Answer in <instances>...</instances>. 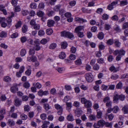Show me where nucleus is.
I'll list each match as a JSON object with an SVG mask.
<instances>
[{
    "mask_svg": "<svg viewBox=\"0 0 128 128\" xmlns=\"http://www.w3.org/2000/svg\"><path fill=\"white\" fill-rule=\"evenodd\" d=\"M61 36L72 40L74 38V36L72 33L65 30L61 32Z\"/></svg>",
    "mask_w": 128,
    "mask_h": 128,
    "instance_id": "nucleus-1",
    "label": "nucleus"
},
{
    "mask_svg": "<svg viewBox=\"0 0 128 128\" xmlns=\"http://www.w3.org/2000/svg\"><path fill=\"white\" fill-rule=\"evenodd\" d=\"M84 28L83 26H80L76 27L74 30V32L77 34L78 36L80 38H82L84 36V33L80 32Z\"/></svg>",
    "mask_w": 128,
    "mask_h": 128,
    "instance_id": "nucleus-2",
    "label": "nucleus"
},
{
    "mask_svg": "<svg viewBox=\"0 0 128 128\" xmlns=\"http://www.w3.org/2000/svg\"><path fill=\"white\" fill-rule=\"evenodd\" d=\"M81 102L82 104H84V106L87 108H90L92 105L91 101L87 100L84 98H81Z\"/></svg>",
    "mask_w": 128,
    "mask_h": 128,
    "instance_id": "nucleus-3",
    "label": "nucleus"
},
{
    "mask_svg": "<svg viewBox=\"0 0 128 128\" xmlns=\"http://www.w3.org/2000/svg\"><path fill=\"white\" fill-rule=\"evenodd\" d=\"M125 98V97L124 95L116 94L113 98L114 101L115 102H117L119 99L123 101L124 99Z\"/></svg>",
    "mask_w": 128,
    "mask_h": 128,
    "instance_id": "nucleus-4",
    "label": "nucleus"
},
{
    "mask_svg": "<svg viewBox=\"0 0 128 128\" xmlns=\"http://www.w3.org/2000/svg\"><path fill=\"white\" fill-rule=\"evenodd\" d=\"M125 51L123 49L117 50H115L113 52V54L114 55L118 54L120 56H124L125 55Z\"/></svg>",
    "mask_w": 128,
    "mask_h": 128,
    "instance_id": "nucleus-5",
    "label": "nucleus"
},
{
    "mask_svg": "<svg viewBox=\"0 0 128 128\" xmlns=\"http://www.w3.org/2000/svg\"><path fill=\"white\" fill-rule=\"evenodd\" d=\"M55 108L58 110L57 112L58 115H61L62 114L63 111L62 106H61L58 104H55L54 105Z\"/></svg>",
    "mask_w": 128,
    "mask_h": 128,
    "instance_id": "nucleus-6",
    "label": "nucleus"
},
{
    "mask_svg": "<svg viewBox=\"0 0 128 128\" xmlns=\"http://www.w3.org/2000/svg\"><path fill=\"white\" fill-rule=\"evenodd\" d=\"M112 101L107 102L106 104V106L108 109L106 111V112L107 113H109L111 112V109L112 106Z\"/></svg>",
    "mask_w": 128,
    "mask_h": 128,
    "instance_id": "nucleus-7",
    "label": "nucleus"
},
{
    "mask_svg": "<svg viewBox=\"0 0 128 128\" xmlns=\"http://www.w3.org/2000/svg\"><path fill=\"white\" fill-rule=\"evenodd\" d=\"M85 76L87 81L88 82H92L93 80V76L90 73L86 74L85 75Z\"/></svg>",
    "mask_w": 128,
    "mask_h": 128,
    "instance_id": "nucleus-8",
    "label": "nucleus"
},
{
    "mask_svg": "<svg viewBox=\"0 0 128 128\" xmlns=\"http://www.w3.org/2000/svg\"><path fill=\"white\" fill-rule=\"evenodd\" d=\"M14 104L16 106H19L21 105L22 101L20 100L19 98H16L14 100Z\"/></svg>",
    "mask_w": 128,
    "mask_h": 128,
    "instance_id": "nucleus-9",
    "label": "nucleus"
},
{
    "mask_svg": "<svg viewBox=\"0 0 128 128\" xmlns=\"http://www.w3.org/2000/svg\"><path fill=\"white\" fill-rule=\"evenodd\" d=\"M109 70L111 72H116L119 71V68L118 67L116 68L114 66H112L110 68Z\"/></svg>",
    "mask_w": 128,
    "mask_h": 128,
    "instance_id": "nucleus-10",
    "label": "nucleus"
},
{
    "mask_svg": "<svg viewBox=\"0 0 128 128\" xmlns=\"http://www.w3.org/2000/svg\"><path fill=\"white\" fill-rule=\"evenodd\" d=\"M55 23V22L52 20H48L47 23V26L49 27L53 26Z\"/></svg>",
    "mask_w": 128,
    "mask_h": 128,
    "instance_id": "nucleus-11",
    "label": "nucleus"
},
{
    "mask_svg": "<svg viewBox=\"0 0 128 128\" xmlns=\"http://www.w3.org/2000/svg\"><path fill=\"white\" fill-rule=\"evenodd\" d=\"M82 111L81 109L80 108L77 109L75 111V116L78 117L80 116L82 113Z\"/></svg>",
    "mask_w": 128,
    "mask_h": 128,
    "instance_id": "nucleus-12",
    "label": "nucleus"
},
{
    "mask_svg": "<svg viewBox=\"0 0 128 128\" xmlns=\"http://www.w3.org/2000/svg\"><path fill=\"white\" fill-rule=\"evenodd\" d=\"M105 122L102 120H100L98 122L97 124L100 127H103L104 125Z\"/></svg>",
    "mask_w": 128,
    "mask_h": 128,
    "instance_id": "nucleus-13",
    "label": "nucleus"
},
{
    "mask_svg": "<svg viewBox=\"0 0 128 128\" xmlns=\"http://www.w3.org/2000/svg\"><path fill=\"white\" fill-rule=\"evenodd\" d=\"M128 104H126L122 108V110L124 114H128Z\"/></svg>",
    "mask_w": 128,
    "mask_h": 128,
    "instance_id": "nucleus-14",
    "label": "nucleus"
},
{
    "mask_svg": "<svg viewBox=\"0 0 128 128\" xmlns=\"http://www.w3.org/2000/svg\"><path fill=\"white\" fill-rule=\"evenodd\" d=\"M119 110V107L117 106H116L114 107L113 108H112L111 109V112L113 111L114 113H116L118 112Z\"/></svg>",
    "mask_w": 128,
    "mask_h": 128,
    "instance_id": "nucleus-15",
    "label": "nucleus"
},
{
    "mask_svg": "<svg viewBox=\"0 0 128 128\" xmlns=\"http://www.w3.org/2000/svg\"><path fill=\"white\" fill-rule=\"evenodd\" d=\"M66 110L68 112H70V109L72 106L71 103V102H66Z\"/></svg>",
    "mask_w": 128,
    "mask_h": 128,
    "instance_id": "nucleus-16",
    "label": "nucleus"
},
{
    "mask_svg": "<svg viewBox=\"0 0 128 128\" xmlns=\"http://www.w3.org/2000/svg\"><path fill=\"white\" fill-rule=\"evenodd\" d=\"M36 14L39 17H42L44 15V12L41 10H38L36 13Z\"/></svg>",
    "mask_w": 128,
    "mask_h": 128,
    "instance_id": "nucleus-17",
    "label": "nucleus"
},
{
    "mask_svg": "<svg viewBox=\"0 0 128 128\" xmlns=\"http://www.w3.org/2000/svg\"><path fill=\"white\" fill-rule=\"evenodd\" d=\"M7 123L8 125L10 126H14L15 124L14 121L10 119L8 120Z\"/></svg>",
    "mask_w": 128,
    "mask_h": 128,
    "instance_id": "nucleus-18",
    "label": "nucleus"
},
{
    "mask_svg": "<svg viewBox=\"0 0 128 128\" xmlns=\"http://www.w3.org/2000/svg\"><path fill=\"white\" fill-rule=\"evenodd\" d=\"M18 90V88L14 86H12L10 88L11 92L13 93L16 92Z\"/></svg>",
    "mask_w": 128,
    "mask_h": 128,
    "instance_id": "nucleus-19",
    "label": "nucleus"
},
{
    "mask_svg": "<svg viewBox=\"0 0 128 128\" xmlns=\"http://www.w3.org/2000/svg\"><path fill=\"white\" fill-rule=\"evenodd\" d=\"M75 19L76 21H78L80 22H87V21L86 20L78 17L76 18Z\"/></svg>",
    "mask_w": 128,
    "mask_h": 128,
    "instance_id": "nucleus-20",
    "label": "nucleus"
},
{
    "mask_svg": "<svg viewBox=\"0 0 128 128\" xmlns=\"http://www.w3.org/2000/svg\"><path fill=\"white\" fill-rule=\"evenodd\" d=\"M56 43H52L50 44L49 48L50 49H54L56 48Z\"/></svg>",
    "mask_w": 128,
    "mask_h": 128,
    "instance_id": "nucleus-21",
    "label": "nucleus"
},
{
    "mask_svg": "<svg viewBox=\"0 0 128 128\" xmlns=\"http://www.w3.org/2000/svg\"><path fill=\"white\" fill-rule=\"evenodd\" d=\"M26 50L24 48L21 50L20 52V54L22 56H24L26 54Z\"/></svg>",
    "mask_w": 128,
    "mask_h": 128,
    "instance_id": "nucleus-22",
    "label": "nucleus"
},
{
    "mask_svg": "<svg viewBox=\"0 0 128 128\" xmlns=\"http://www.w3.org/2000/svg\"><path fill=\"white\" fill-rule=\"evenodd\" d=\"M44 109L46 110H48L51 108V106H50L49 104L47 103H44Z\"/></svg>",
    "mask_w": 128,
    "mask_h": 128,
    "instance_id": "nucleus-23",
    "label": "nucleus"
},
{
    "mask_svg": "<svg viewBox=\"0 0 128 128\" xmlns=\"http://www.w3.org/2000/svg\"><path fill=\"white\" fill-rule=\"evenodd\" d=\"M59 57L61 59H63L66 57V54L63 52H61L59 55Z\"/></svg>",
    "mask_w": 128,
    "mask_h": 128,
    "instance_id": "nucleus-24",
    "label": "nucleus"
},
{
    "mask_svg": "<svg viewBox=\"0 0 128 128\" xmlns=\"http://www.w3.org/2000/svg\"><path fill=\"white\" fill-rule=\"evenodd\" d=\"M61 48L62 49H65L67 46V44L66 42H63L61 43Z\"/></svg>",
    "mask_w": 128,
    "mask_h": 128,
    "instance_id": "nucleus-25",
    "label": "nucleus"
},
{
    "mask_svg": "<svg viewBox=\"0 0 128 128\" xmlns=\"http://www.w3.org/2000/svg\"><path fill=\"white\" fill-rule=\"evenodd\" d=\"M67 120L68 121H72L74 120L73 116L72 114H70L67 117Z\"/></svg>",
    "mask_w": 128,
    "mask_h": 128,
    "instance_id": "nucleus-26",
    "label": "nucleus"
},
{
    "mask_svg": "<svg viewBox=\"0 0 128 128\" xmlns=\"http://www.w3.org/2000/svg\"><path fill=\"white\" fill-rule=\"evenodd\" d=\"M37 7V5L35 3H32L30 5V7L31 9H35Z\"/></svg>",
    "mask_w": 128,
    "mask_h": 128,
    "instance_id": "nucleus-27",
    "label": "nucleus"
},
{
    "mask_svg": "<svg viewBox=\"0 0 128 128\" xmlns=\"http://www.w3.org/2000/svg\"><path fill=\"white\" fill-rule=\"evenodd\" d=\"M7 35V34L6 32L2 31L0 33V37L2 38L6 37Z\"/></svg>",
    "mask_w": 128,
    "mask_h": 128,
    "instance_id": "nucleus-28",
    "label": "nucleus"
},
{
    "mask_svg": "<svg viewBox=\"0 0 128 128\" xmlns=\"http://www.w3.org/2000/svg\"><path fill=\"white\" fill-rule=\"evenodd\" d=\"M114 43L115 46L117 47H119L121 44L120 42L118 40H115Z\"/></svg>",
    "mask_w": 128,
    "mask_h": 128,
    "instance_id": "nucleus-29",
    "label": "nucleus"
},
{
    "mask_svg": "<svg viewBox=\"0 0 128 128\" xmlns=\"http://www.w3.org/2000/svg\"><path fill=\"white\" fill-rule=\"evenodd\" d=\"M50 122H45L44 124L42 125V128H47V125L50 124Z\"/></svg>",
    "mask_w": 128,
    "mask_h": 128,
    "instance_id": "nucleus-30",
    "label": "nucleus"
},
{
    "mask_svg": "<svg viewBox=\"0 0 128 128\" xmlns=\"http://www.w3.org/2000/svg\"><path fill=\"white\" fill-rule=\"evenodd\" d=\"M4 80L6 82H10L11 80V79L9 76L4 77Z\"/></svg>",
    "mask_w": 128,
    "mask_h": 128,
    "instance_id": "nucleus-31",
    "label": "nucleus"
},
{
    "mask_svg": "<svg viewBox=\"0 0 128 128\" xmlns=\"http://www.w3.org/2000/svg\"><path fill=\"white\" fill-rule=\"evenodd\" d=\"M89 119L90 120H96L95 116L94 115H91L89 116Z\"/></svg>",
    "mask_w": 128,
    "mask_h": 128,
    "instance_id": "nucleus-32",
    "label": "nucleus"
},
{
    "mask_svg": "<svg viewBox=\"0 0 128 128\" xmlns=\"http://www.w3.org/2000/svg\"><path fill=\"white\" fill-rule=\"evenodd\" d=\"M98 37L100 39L102 40L104 38V35L102 32L99 33L98 35Z\"/></svg>",
    "mask_w": 128,
    "mask_h": 128,
    "instance_id": "nucleus-33",
    "label": "nucleus"
},
{
    "mask_svg": "<svg viewBox=\"0 0 128 128\" xmlns=\"http://www.w3.org/2000/svg\"><path fill=\"white\" fill-rule=\"evenodd\" d=\"M33 48H34V50L36 51L39 50L41 48L39 44L34 45Z\"/></svg>",
    "mask_w": 128,
    "mask_h": 128,
    "instance_id": "nucleus-34",
    "label": "nucleus"
},
{
    "mask_svg": "<svg viewBox=\"0 0 128 128\" xmlns=\"http://www.w3.org/2000/svg\"><path fill=\"white\" fill-rule=\"evenodd\" d=\"M35 50L34 48H30L29 52V54H35Z\"/></svg>",
    "mask_w": 128,
    "mask_h": 128,
    "instance_id": "nucleus-35",
    "label": "nucleus"
},
{
    "mask_svg": "<svg viewBox=\"0 0 128 128\" xmlns=\"http://www.w3.org/2000/svg\"><path fill=\"white\" fill-rule=\"evenodd\" d=\"M28 27L26 25H24L22 28V31L23 33L26 32L27 30Z\"/></svg>",
    "mask_w": 128,
    "mask_h": 128,
    "instance_id": "nucleus-36",
    "label": "nucleus"
},
{
    "mask_svg": "<svg viewBox=\"0 0 128 128\" xmlns=\"http://www.w3.org/2000/svg\"><path fill=\"white\" fill-rule=\"evenodd\" d=\"M44 34V32L42 30H40L38 31V34L40 36H43Z\"/></svg>",
    "mask_w": 128,
    "mask_h": 128,
    "instance_id": "nucleus-37",
    "label": "nucleus"
},
{
    "mask_svg": "<svg viewBox=\"0 0 128 128\" xmlns=\"http://www.w3.org/2000/svg\"><path fill=\"white\" fill-rule=\"evenodd\" d=\"M52 32V30L51 29H48L46 30V33L48 35H50Z\"/></svg>",
    "mask_w": 128,
    "mask_h": 128,
    "instance_id": "nucleus-38",
    "label": "nucleus"
},
{
    "mask_svg": "<svg viewBox=\"0 0 128 128\" xmlns=\"http://www.w3.org/2000/svg\"><path fill=\"white\" fill-rule=\"evenodd\" d=\"M40 28V25L38 24H36L34 26L33 28L36 30H39Z\"/></svg>",
    "mask_w": 128,
    "mask_h": 128,
    "instance_id": "nucleus-39",
    "label": "nucleus"
},
{
    "mask_svg": "<svg viewBox=\"0 0 128 128\" xmlns=\"http://www.w3.org/2000/svg\"><path fill=\"white\" fill-rule=\"evenodd\" d=\"M120 2V4L122 6L126 5L128 4L127 0H122L121 1H119Z\"/></svg>",
    "mask_w": 128,
    "mask_h": 128,
    "instance_id": "nucleus-40",
    "label": "nucleus"
},
{
    "mask_svg": "<svg viewBox=\"0 0 128 128\" xmlns=\"http://www.w3.org/2000/svg\"><path fill=\"white\" fill-rule=\"evenodd\" d=\"M48 41L45 38H44L42 39L40 41V43L42 44H45Z\"/></svg>",
    "mask_w": 128,
    "mask_h": 128,
    "instance_id": "nucleus-41",
    "label": "nucleus"
},
{
    "mask_svg": "<svg viewBox=\"0 0 128 128\" xmlns=\"http://www.w3.org/2000/svg\"><path fill=\"white\" fill-rule=\"evenodd\" d=\"M114 43L113 40L112 39L108 40L107 42L108 45H112Z\"/></svg>",
    "mask_w": 128,
    "mask_h": 128,
    "instance_id": "nucleus-42",
    "label": "nucleus"
},
{
    "mask_svg": "<svg viewBox=\"0 0 128 128\" xmlns=\"http://www.w3.org/2000/svg\"><path fill=\"white\" fill-rule=\"evenodd\" d=\"M73 105L76 107L78 108L80 106V102L78 101H75L74 102Z\"/></svg>",
    "mask_w": 128,
    "mask_h": 128,
    "instance_id": "nucleus-43",
    "label": "nucleus"
},
{
    "mask_svg": "<svg viewBox=\"0 0 128 128\" xmlns=\"http://www.w3.org/2000/svg\"><path fill=\"white\" fill-rule=\"evenodd\" d=\"M102 112L100 111H99L97 112L96 116L98 118H100L102 115Z\"/></svg>",
    "mask_w": 128,
    "mask_h": 128,
    "instance_id": "nucleus-44",
    "label": "nucleus"
},
{
    "mask_svg": "<svg viewBox=\"0 0 128 128\" xmlns=\"http://www.w3.org/2000/svg\"><path fill=\"white\" fill-rule=\"evenodd\" d=\"M82 10L83 12L84 13H90V10H88L84 8H82Z\"/></svg>",
    "mask_w": 128,
    "mask_h": 128,
    "instance_id": "nucleus-45",
    "label": "nucleus"
},
{
    "mask_svg": "<svg viewBox=\"0 0 128 128\" xmlns=\"http://www.w3.org/2000/svg\"><path fill=\"white\" fill-rule=\"evenodd\" d=\"M75 64L77 65H80L82 64V62L80 59H78L75 61Z\"/></svg>",
    "mask_w": 128,
    "mask_h": 128,
    "instance_id": "nucleus-46",
    "label": "nucleus"
},
{
    "mask_svg": "<svg viewBox=\"0 0 128 128\" xmlns=\"http://www.w3.org/2000/svg\"><path fill=\"white\" fill-rule=\"evenodd\" d=\"M22 13L23 16H25L29 14V12L27 10H23L22 11Z\"/></svg>",
    "mask_w": 128,
    "mask_h": 128,
    "instance_id": "nucleus-47",
    "label": "nucleus"
},
{
    "mask_svg": "<svg viewBox=\"0 0 128 128\" xmlns=\"http://www.w3.org/2000/svg\"><path fill=\"white\" fill-rule=\"evenodd\" d=\"M30 86V84L27 82H25L23 84V86L25 88H28Z\"/></svg>",
    "mask_w": 128,
    "mask_h": 128,
    "instance_id": "nucleus-48",
    "label": "nucleus"
},
{
    "mask_svg": "<svg viewBox=\"0 0 128 128\" xmlns=\"http://www.w3.org/2000/svg\"><path fill=\"white\" fill-rule=\"evenodd\" d=\"M27 40L25 36H22L20 38V41L22 43L25 42Z\"/></svg>",
    "mask_w": 128,
    "mask_h": 128,
    "instance_id": "nucleus-49",
    "label": "nucleus"
},
{
    "mask_svg": "<svg viewBox=\"0 0 128 128\" xmlns=\"http://www.w3.org/2000/svg\"><path fill=\"white\" fill-rule=\"evenodd\" d=\"M11 117L14 118H16L18 117V114L16 113H13L11 115Z\"/></svg>",
    "mask_w": 128,
    "mask_h": 128,
    "instance_id": "nucleus-50",
    "label": "nucleus"
},
{
    "mask_svg": "<svg viewBox=\"0 0 128 128\" xmlns=\"http://www.w3.org/2000/svg\"><path fill=\"white\" fill-rule=\"evenodd\" d=\"M110 98L108 96H106L105 98L103 100V101L104 103L107 102H110Z\"/></svg>",
    "mask_w": 128,
    "mask_h": 128,
    "instance_id": "nucleus-51",
    "label": "nucleus"
},
{
    "mask_svg": "<svg viewBox=\"0 0 128 128\" xmlns=\"http://www.w3.org/2000/svg\"><path fill=\"white\" fill-rule=\"evenodd\" d=\"M41 118L43 120H44L46 118V114L45 113H42L40 115Z\"/></svg>",
    "mask_w": 128,
    "mask_h": 128,
    "instance_id": "nucleus-52",
    "label": "nucleus"
},
{
    "mask_svg": "<svg viewBox=\"0 0 128 128\" xmlns=\"http://www.w3.org/2000/svg\"><path fill=\"white\" fill-rule=\"evenodd\" d=\"M118 77V76L117 74H114L111 76L110 78L113 80H116Z\"/></svg>",
    "mask_w": 128,
    "mask_h": 128,
    "instance_id": "nucleus-53",
    "label": "nucleus"
},
{
    "mask_svg": "<svg viewBox=\"0 0 128 128\" xmlns=\"http://www.w3.org/2000/svg\"><path fill=\"white\" fill-rule=\"evenodd\" d=\"M34 113L33 112H28V116L30 118L33 117L34 116Z\"/></svg>",
    "mask_w": 128,
    "mask_h": 128,
    "instance_id": "nucleus-54",
    "label": "nucleus"
},
{
    "mask_svg": "<svg viewBox=\"0 0 128 128\" xmlns=\"http://www.w3.org/2000/svg\"><path fill=\"white\" fill-rule=\"evenodd\" d=\"M20 117L22 120H25L27 119V116L24 114H23L20 115Z\"/></svg>",
    "mask_w": 128,
    "mask_h": 128,
    "instance_id": "nucleus-55",
    "label": "nucleus"
},
{
    "mask_svg": "<svg viewBox=\"0 0 128 128\" xmlns=\"http://www.w3.org/2000/svg\"><path fill=\"white\" fill-rule=\"evenodd\" d=\"M97 62L99 64H102L104 62V59L102 58H98L97 60Z\"/></svg>",
    "mask_w": 128,
    "mask_h": 128,
    "instance_id": "nucleus-56",
    "label": "nucleus"
},
{
    "mask_svg": "<svg viewBox=\"0 0 128 128\" xmlns=\"http://www.w3.org/2000/svg\"><path fill=\"white\" fill-rule=\"evenodd\" d=\"M60 7V6L59 5H57L54 7V10L56 11H58L59 10Z\"/></svg>",
    "mask_w": 128,
    "mask_h": 128,
    "instance_id": "nucleus-57",
    "label": "nucleus"
},
{
    "mask_svg": "<svg viewBox=\"0 0 128 128\" xmlns=\"http://www.w3.org/2000/svg\"><path fill=\"white\" fill-rule=\"evenodd\" d=\"M24 110L25 111L28 112L30 110V106L29 105H25L24 106Z\"/></svg>",
    "mask_w": 128,
    "mask_h": 128,
    "instance_id": "nucleus-58",
    "label": "nucleus"
},
{
    "mask_svg": "<svg viewBox=\"0 0 128 128\" xmlns=\"http://www.w3.org/2000/svg\"><path fill=\"white\" fill-rule=\"evenodd\" d=\"M50 92L52 95H54L56 94V90L55 88H52L50 90Z\"/></svg>",
    "mask_w": 128,
    "mask_h": 128,
    "instance_id": "nucleus-59",
    "label": "nucleus"
},
{
    "mask_svg": "<svg viewBox=\"0 0 128 128\" xmlns=\"http://www.w3.org/2000/svg\"><path fill=\"white\" fill-rule=\"evenodd\" d=\"M114 116L112 114H111L109 115H108V118L110 120H112L114 118Z\"/></svg>",
    "mask_w": 128,
    "mask_h": 128,
    "instance_id": "nucleus-60",
    "label": "nucleus"
},
{
    "mask_svg": "<svg viewBox=\"0 0 128 128\" xmlns=\"http://www.w3.org/2000/svg\"><path fill=\"white\" fill-rule=\"evenodd\" d=\"M65 16L67 18H70L72 16V14L70 12H66L64 14Z\"/></svg>",
    "mask_w": 128,
    "mask_h": 128,
    "instance_id": "nucleus-61",
    "label": "nucleus"
},
{
    "mask_svg": "<svg viewBox=\"0 0 128 128\" xmlns=\"http://www.w3.org/2000/svg\"><path fill=\"white\" fill-rule=\"evenodd\" d=\"M18 36V33L17 32H15L11 35L10 36V37L12 38H15L17 37Z\"/></svg>",
    "mask_w": 128,
    "mask_h": 128,
    "instance_id": "nucleus-62",
    "label": "nucleus"
},
{
    "mask_svg": "<svg viewBox=\"0 0 128 128\" xmlns=\"http://www.w3.org/2000/svg\"><path fill=\"white\" fill-rule=\"evenodd\" d=\"M104 125L106 127L111 128L112 126V122L110 123L108 122H105Z\"/></svg>",
    "mask_w": 128,
    "mask_h": 128,
    "instance_id": "nucleus-63",
    "label": "nucleus"
},
{
    "mask_svg": "<svg viewBox=\"0 0 128 128\" xmlns=\"http://www.w3.org/2000/svg\"><path fill=\"white\" fill-rule=\"evenodd\" d=\"M128 28V22H126L124 23L122 26V29H125Z\"/></svg>",
    "mask_w": 128,
    "mask_h": 128,
    "instance_id": "nucleus-64",
    "label": "nucleus"
}]
</instances>
